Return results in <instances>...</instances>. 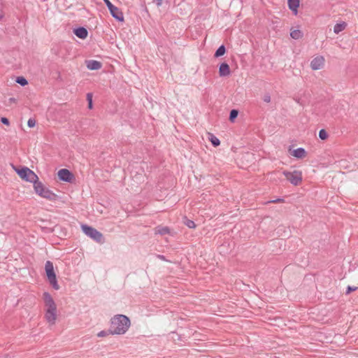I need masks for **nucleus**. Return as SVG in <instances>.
<instances>
[{
    "label": "nucleus",
    "mask_w": 358,
    "mask_h": 358,
    "mask_svg": "<svg viewBox=\"0 0 358 358\" xmlns=\"http://www.w3.org/2000/svg\"><path fill=\"white\" fill-rule=\"evenodd\" d=\"M73 34L80 39H85L88 35L87 29L84 27H78L73 30Z\"/></svg>",
    "instance_id": "nucleus-11"
},
{
    "label": "nucleus",
    "mask_w": 358,
    "mask_h": 358,
    "mask_svg": "<svg viewBox=\"0 0 358 358\" xmlns=\"http://www.w3.org/2000/svg\"><path fill=\"white\" fill-rule=\"evenodd\" d=\"M17 175L24 181L32 182L38 180V176L30 169L27 166H20L19 168L14 167Z\"/></svg>",
    "instance_id": "nucleus-4"
},
{
    "label": "nucleus",
    "mask_w": 358,
    "mask_h": 358,
    "mask_svg": "<svg viewBox=\"0 0 358 358\" xmlns=\"http://www.w3.org/2000/svg\"><path fill=\"white\" fill-rule=\"evenodd\" d=\"M263 100L266 103H269L271 101V96L268 94H265L264 96Z\"/></svg>",
    "instance_id": "nucleus-31"
},
{
    "label": "nucleus",
    "mask_w": 358,
    "mask_h": 358,
    "mask_svg": "<svg viewBox=\"0 0 358 358\" xmlns=\"http://www.w3.org/2000/svg\"><path fill=\"white\" fill-rule=\"evenodd\" d=\"M329 135L327 132V131L324 129H322L320 130L319 131V138L321 139V140H326L327 139Z\"/></svg>",
    "instance_id": "nucleus-27"
},
{
    "label": "nucleus",
    "mask_w": 358,
    "mask_h": 358,
    "mask_svg": "<svg viewBox=\"0 0 358 358\" xmlns=\"http://www.w3.org/2000/svg\"><path fill=\"white\" fill-rule=\"evenodd\" d=\"M208 139L214 147H217L220 144V141L213 134L208 133Z\"/></svg>",
    "instance_id": "nucleus-20"
},
{
    "label": "nucleus",
    "mask_w": 358,
    "mask_h": 358,
    "mask_svg": "<svg viewBox=\"0 0 358 358\" xmlns=\"http://www.w3.org/2000/svg\"><path fill=\"white\" fill-rule=\"evenodd\" d=\"M324 59L322 56L315 57L310 62V66L313 70H319L324 66Z\"/></svg>",
    "instance_id": "nucleus-9"
},
{
    "label": "nucleus",
    "mask_w": 358,
    "mask_h": 358,
    "mask_svg": "<svg viewBox=\"0 0 358 358\" xmlns=\"http://www.w3.org/2000/svg\"><path fill=\"white\" fill-rule=\"evenodd\" d=\"M357 289V287L348 286L346 292H345V294H349L352 292L355 291Z\"/></svg>",
    "instance_id": "nucleus-29"
},
{
    "label": "nucleus",
    "mask_w": 358,
    "mask_h": 358,
    "mask_svg": "<svg viewBox=\"0 0 358 358\" xmlns=\"http://www.w3.org/2000/svg\"><path fill=\"white\" fill-rule=\"evenodd\" d=\"M16 83L20 85L21 86H25L28 84V81L23 76H18L15 80Z\"/></svg>",
    "instance_id": "nucleus-24"
},
{
    "label": "nucleus",
    "mask_w": 358,
    "mask_h": 358,
    "mask_svg": "<svg viewBox=\"0 0 358 358\" xmlns=\"http://www.w3.org/2000/svg\"><path fill=\"white\" fill-rule=\"evenodd\" d=\"M290 36L295 40H298L303 36V34L299 29H294L291 31Z\"/></svg>",
    "instance_id": "nucleus-19"
},
{
    "label": "nucleus",
    "mask_w": 358,
    "mask_h": 358,
    "mask_svg": "<svg viewBox=\"0 0 358 358\" xmlns=\"http://www.w3.org/2000/svg\"><path fill=\"white\" fill-rule=\"evenodd\" d=\"M43 299L45 307V317L48 323L54 324L57 318V306L49 292L43 294Z\"/></svg>",
    "instance_id": "nucleus-2"
},
{
    "label": "nucleus",
    "mask_w": 358,
    "mask_h": 358,
    "mask_svg": "<svg viewBox=\"0 0 358 358\" xmlns=\"http://www.w3.org/2000/svg\"><path fill=\"white\" fill-rule=\"evenodd\" d=\"M103 1L113 17L118 22H124V15L122 10L117 6H114L110 0H103Z\"/></svg>",
    "instance_id": "nucleus-6"
},
{
    "label": "nucleus",
    "mask_w": 358,
    "mask_h": 358,
    "mask_svg": "<svg viewBox=\"0 0 358 358\" xmlns=\"http://www.w3.org/2000/svg\"><path fill=\"white\" fill-rule=\"evenodd\" d=\"M45 270L49 283L55 290L59 289L60 287L58 285L56 273L55 272L54 266L52 262L47 261L45 262Z\"/></svg>",
    "instance_id": "nucleus-3"
},
{
    "label": "nucleus",
    "mask_w": 358,
    "mask_h": 358,
    "mask_svg": "<svg viewBox=\"0 0 358 358\" xmlns=\"http://www.w3.org/2000/svg\"><path fill=\"white\" fill-rule=\"evenodd\" d=\"M10 100L11 101H14V99H13V98H11Z\"/></svg>",
    "instance_id": "nucleus-35"
},
{
    "label": "nucleus",
    "mask_w": 358,
    "mask_h": 358,
    "mask_svg": "<svg viewBox=\"0 0 358 358\" xmlns=\"http://www.w3.org/2000/svg\"><path fill=\"white\" fill-rule=\"evenodd\" d=\"M86 66L90 70H99L102 67V64L96 60H87Z\"/></svg>",
    "instance_id": "nucleus-14"
},
{
    "label": "nucleus",
    "mask_w": 358,
    "mask_h": 358,
    "mask_svg": "<svg viewBox=\"0 0 358 358\" xmlns=\"http://www.w3.org/2000/svg\"><path fill=\"white\" fill-rule=\"evenodd\" d=\"M36 124V120L34 118H29L28 122H27V125L30 128H32L35 126Z\"/></svg>",
    "instance_id": "nucleus-28"
},
{
    "label": "nucleus",
    "mask_w": 358,
    "mask_h": 358,
    "mask_svg": "<svg viewBox=\"0 0 358 358\" xmlns=\"http://www.w3.org/2000/svg\"><path fill=\"white\" fill-rule=\"evenodd\" d=\"M131 325L130 319L122 314L115 315L110 319V328L115 335L125 334Z\"/></svg>",
    "instance_id": "nucleus-1"
},
{
    "label": "nucleus",
    "mask_w": 358,
    "mask_h": 358,
    "mask_svg": "<svg viewBox=\"0 0 358 358\" xmlns=\"http://www.w3.org/2000/svg\"><path fill=\"white\" fill-rule=\"evenodd\" d=\"M226 52V48L224 45H221L215 51L214 57L217 58L224 55Z\"/></svg>",
    "instance_id": "nucleus-21"
},
{
    "label": "nucleus",
    "mask_w": 358,
    "mask_h": 358,
    "mask_svg": "<svg viewBox=\"0 0 358 358\" xmlns=\"http://www.w3.org/2000/svg\"><path fill=\"white\" fill-rule=\"evenodd\" d=\"M157 257L163 261H166V257L164 255H159Z\"/></svg>",
    "instance_id": "nucleus-32"
},
{
    "label": "nucleus",
    "mask_w": 358,
    "mask_h": 358,
    "mask_svg": "<svg viewBox=\"0 0 358 358\" xmlns=\"http://www.w3.org/2000/svg\"><path fill=\"white\" fill-rule=\"evenodd\" d=\"M87 108L89 109H92L93 101H92V93L87 94Z\"/></svg>",
    "instance_id": "nucleus-26"
},
{
    "label": "nucleus",
    "mask_w": 358,
    "mask_h": 358,
    "mask_svg": "<svg viewBox=\"0 0 358 358\" xmlns=\"http://www.w3.org/2000/svg\"><path fill=\"white\" fill-rule=\"evenodd\" d=\"M1 122L2 124H5V125H7V126H8L10 124L9 120L7 117H2L1 118Z\"/></svg>",
    "instance_id": "nucleus-30"
},
{
    "label": "nucleus",
    "mask_w": 358,
    "mask_h": 358,
    "mask_svg": "<svg viewBox=\"0 0 358 358\" xmlns=\"http://www.w3.org/2000/svg\"><path fill=\"white\" fill-rule=\"evenodd\" d=\"M283 174L286 179L295 186L299 185L302 181V173L301 171H294L293 172H289L285 171Z\"/></svg>",
    "instance_id": "nucleus-7"
},
{
    "label": "nucleus",
    "mask_w": 358,
    "mask_h": 358,
    "mask_svg": "<svg viewBox=\"0 0 358 358\" xmlns=\"http://www.w3.org/2000/svg\"><path fill=\"white\" fill-rule=\"evenodd\" d=\"M170 233V229L168 227L158 226L155 228V234L165 235Z\"/></svg>",
    "instance_id": "nucleus-18"
},
{
    "label": "nucleus",
    "mask_w": 358,
    "mask_h": 358,
    "mask_svg": "<svg viewBox=\"0 0 358 358\" xmlns=\"http://www.w3.org/2000/svg\"><path fill=\"white\" fill-rule=\"evenodd\" d=\"M238 115V110L236 109H232L229 113V120L230 122H234L237 118Z\"/></svg>",
    "instance_id": "nucleus-22"
},
{
    "label": "nucleus",
    "mask_w": 358,
    "mask_h": 358,
    "mask_svg": "<svg viewBox=\"0 0 358 358\" xmlns=\"http://www.w3.org/2000/svg\"><path fill=\"white\" fill-rule=\"evenodd\" d=\"M109 335H114L113 331L110 328H109L108 330H103L98 333L97 336L98 337H105Z\"/></svg>",
    "instance_id": "nucleus-23"
},
{
    "label": "nucleus",
    "mask_w": 358,
    "mask_h": 358,
    "mask_svg": "<svg viewBox=\"0 0 358 358\" xmlns=\"http://www.w3.org/2000/svg\"><path fill=\"white\" fill-rule=\"evenodd\" d=\"M306 150L303 148H296L291 152V155L296 159H303L306 157Z\"/></svg>",
    "instance_id": "nucleus-15"
},
{
    "label": "nucleus",
    "mask_w": 358,
    "mask_h": 358,
    "mask_svg": "<svg viewBox=\"0 0 358 358\" xmlns=\"http://www.w3.org/2000/svg\"><path fill=\"white\" fill-rule=\"evenodd\" d=\"M40 196L51 201H56L58 199V196L56 194L46 187H45Z\"/></svg>",
    "instance_id": "nucleus-10"
},
{
    "label": "nucleus",
    "mask_w": 358,
    "mask_h": 358,
    "mask_svg": "<svg viewBox=\"0 0 358 358\" xmlns=\"http://www.w3.org/2000/svg\"><path fill=\"white\" fill-rule=\"evenodd\" d=\"M60 180L67 182H73L75 180V176L71 171L66 169H62L57 173Z\"/></svg>",
    "instance_id": "nucleus-8"
},
{
    "label": "nucleus",
    "mask_w": 358,
    "mask_h": 358,
    "mask_svg": "<svg viewBox=\"0 0 358 358\" xmlns=\"http://www.w3.org/2000/svg\"><path fill=\"white\" fill-rule=\"evenodd\" d=\"M81 229L85 234L96 242L99 243H103L104 242V237L103 234L95 228L87 224H82Z\"/></svg>",
    "instance_id": "nucleus-5"
},
{
    "label": "nucleus",
    "mask_w": 358,
    "mask_h": 358,
    "mask_svg": "<svg viewBox=\"0 0 358 358\" xmlns=\"http://www.w3.org/2000/svg\"><path fill=\"white\" fill-rule=\"evenodd\" d=\"M300 0H287L289 9L292 10L294 15L298 13V8L299 7Z\"/></svg>",
    "instance_id": "nucleus-13"
},
{
    "label": "nucleus",
    "mask_w": 358,
    "mask_h": 358,
    "mask_svg": "<svg viewBox=\"0 0 358 358\" xmlns=\"http://www.w3.org/2000/svg\"><path fill=\"white\" fill-rule=\"evenodd\" d=\"M185 220H184V223L188 227L189 229H194L196 227V224L194 222V221L192 220H190L189 219H187V217H185Z\"/></svg>",
    "instance_id": "nucleus-25"
},
{
    "label": "nucleus",
    "mask_w": 358,
    "mask_h": 358,
    "mask_svg": "<svg viewBox=\"0 0 358 358\" xmlns=\"http://www.w3.org/2000/svg\"><path fill=\"white\" fill-rule=\"evenodd\" d=\"M32 183L34 184V188L35 192L38 196H40L45 187L38 180L33 181Z\"/></svg>",
    "instance_id": "nucleus-16"
},
{
    "label": "nucleus",
    "mask_w": 358,
    "mask_h": 358,
    "mask_svg": "<svg viewBox=\"0 0 358 358\" xmlns=\"http://www.w3.org/2000/svg\"><path fill=\"white\" fill-rule=\"evenodd\" d=\"M347 25L345 22L336 23L334 27V32L336 34H339L346 28Z\"/></svg>",
    "instance_id": "nucleus-17"
},
{
    "label": "nucleus",
    "mask_w": 358,
    "mask_h": 358,
    "mask_svg": "<svg viewBox=\"0 0 358 358\" xmlns=\"http://www.w3.org/2000/svg\"><path fill=\"white\" fill-rule=\"evenodd\" d=\"M231 70L229 64L227 62H222L219 67V76L220 77H225L230 74Z\"/></svg>",
    "instance_id": "nucleus-12"
},
{
    "label": "nucleus",
    "mask_w": 358,
    "mask_h": 358,
    "mask_svg": "<svg viewBox=\"0 0 358 358\" xmlns=\"http://www.w3.org/2000/svg\"><path fill=\"white\" fill-rule=\"evenodd\" d=\"M156 1H157V4L158 6H159V5H161V4H162V0H156Z\"/></svg>",
    "instance_id": "nucleus-33"
},
{
    "label": "nucleus",
    "mask_w": 358,
    "mask_h": 358,
    "mask_svg": "<svg viewBox=\"0 0 358 358\" xmlns=\"http://www.w3.org/2000/svg\"><path fill=\"white\" fill-rule=\"evenodd\" d=\"M282 201V199H277L275 201H273V202H279V201Z\"/></svg>",
    "instance_id": "nucleus-34"
}]
</instances>
